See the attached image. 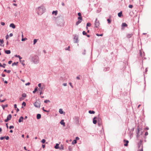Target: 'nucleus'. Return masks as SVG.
Instances as JSON below:
<instances>
[{"label": "nucleus", "mask_w": 151, "mask_h": 151, "mask_svg": "<svg viewBox=\"0 0 151 151\" xmlns=\"http://www.w3.org/2000/svg\"><path fill=\"white\" fill-rule=\"evenodd\" d=\"M88 112L90 114H94L95 113V112L94 111L91 110L89 111Z\"/></svg>", "instance_id": "c756f323"}, {"label": "nucleus", "mask_w": 151, "mask_h": 151, "mask_svg": "<svg viewBox=\"0 0 151 151\" xmlns=\"http://www.w3.org/2000/svg\"><path fill=\"white\" fill-rule=\"evenodd\" d=\"M30 57L31 58L32 62L35 64H37L39 63V58L38 56L37 55H34L33 56H31Z\"/></svg>", "instance_id": "f257e3e1"}, {"label": "nucleus", "mask_w": 151, "mask_h": 151, "mask_svg": "<svg viewBox=\"0 0 151 151\" xmlns=\"http://www.w3.org/2000/svg\"><path fill=\"white\" fill-rule=\"evenodd\" d=\"M48 102H50V101H49V100H45L44 101V102L45 103H47Z\"/></svg>", "instance_id": "a19ab883"}, {"label": "nucleus", "mask_w": 151, "mask_h": 151, "mask_svg": "<svg viewBox=\"0 0 151 151\" xmlns=\"http://www.w3.org/2000/svg\"><path fill=\"white\" fill-rule=\"evenodd\" d=\"M59 112L61 114H63V109H60L59 111Z\"/></svg>", "instance_id": "bb28decb"}, {"label": "nucleus", "mask_w": 151, "mask_h": 151, "mask_svg": "<svg viewBox=\"0 0 151 151\" xmlns=\"http://www.w3.org/2000/svg\"><path fill=\"white\" fill-rule=\"evenodd\" d=\"M6 65V64L5 63H4L3 64V65H2L1 63H0V67H1L3 68H5Z\"/></svg>", "instance_id": "393cba45"}, {"label": "nucleus", "mask_w": 151, "mask_h": 151, "mask_svg": "<svg viewBox=\"0 0 151 151\" xmlns=\"http://www.w3.org/2000/svg\"><path fill=\"white\" fill-rule=\"evenodd\" d=\"M45 88V86H43L42 88H39L38 89L39 91L40 92V94L41 95L43 93L42 90Z\"/></svg>", "instance_id": "0eeeda50"}, {"label": "nucleus", "mask_w": 151, "mask_h": 151, "mask_svg": "<svg viewBox=\"0 0 151 151\" xmlns=\"http://www.w3.org/2000/svg\"><path fill=\"white\" fill-rule=\"evenodd\" d=\"M91 25V24L89 23L88 22L87 24H86V29H88V27H90Z\"/></svg>", "instance_id": "72a5a7b5"}, {"label": "nucleus", "mask_w": 151, "mask_h": 151, "mask_svg": "<svg viewBox=\"0 0 151 151\" xmlns=\"http://www.w3.org/2000/svg\"><path fill=\"white\" fill-rule=\"evenodd\" d=\"M139 129L137 128V137H138L139 136Z\"/></svg>", "instance_id": "ea45409f"}, {"label": "nucleus", "mask_w": 151, "mask_h": 151, "mask_svg": "<svg viewBox=\"0 0 151 151\" xmlns=\"http://www.w3.org/2000/svg\"><path fill=\"white\" fill-rule=\"evenodd\" d=\"M22 105L24 106H25L26 105V103L25 102H23L22 103Z\"/></svg>", "instance_id": "603ef678"}, {"label": "nucleus", "mask_w": 151, "mask_h": 151, "mask_svg": "<svg viewBox=\"0 0 151 151\" xmlns=\"http://www.w3.org/2000/svg\"><path fill=\"white\" fill-rule=\"evenodd\" d=\"M132 34H129L127 35V37L128 38H129L132 36Z\"/></svg>", "instance_id": "e433bc0d"}, {"label": "nucleus", "mask_w": 151, "mask_h": 151, "mask_svg": "<svg viewBox=\"0 0 151 151\" xmlns=\"http://www.w3.org/2000/svg\"><path fill=\"white\" fill-rule=\"evenodd\" d=\"M8 104H6L4 105H2V106L3 108V109H4L6 107L8 106Z\"/></svg>", "instance_id": "a878e982"}, {"label": "nucleus", "mask_w": 151, "mask_h": 151, "mask_svg": "<svg viewBox=\"0 0 151 151\" xmlns=\"http://www.w3.org/2000/svg\"><path fill=\"white\" fill-rule=\"evenodd\" d=\"M127 26V24L125 23H123L122 24V27H125Z\"/></svg>", "instance_id": "2f4dec72"}, {"label": "nucleus", "mask_w": 151, "mask_h": 151, "mask_svg": "<svg viewBox=\"0 0 151 151\" xmlns=\"http://www.w3.org/2000/svg\"><path fill=\"white\" fill-rule=\"evenodd\" d=\"M45 10V7L43 6H41L39 7L37 9V12L38 14H42Z\"/></svg>", "instance_id": "f03ea898"}, {"label": "nucleus", "mask_w": 151, "mask_h": 151, "mask_svg": "<svg viewBox=\"0 0 151 151\" xmlns=\"http://www.w3.org/2000/svg\"><path fill=\"white\" fill-rule=\"evenodd\" d=\"M27 39L26 38H22V41H23L25 40H27Z\"/></svg>", "instance_id": "09e8293b"}, {"label": "nucleus", "mask_w": 151, "mask_h": 151, "mask_svg": "<svg viewBox=\"0 0 151 151\" xmlns=\"http://www.w3.org/2000/svg\"><path fill=\"white\" fill-rule=\"evenodd\" d=\"M5 138L4 137H0V139L1 140H2Z\"/></svg>", "instance_id": "052dcab7"}, {"label": "nucleus", "mask_w": 151, "mask_h": 151, "mask_svg": "<svg viewBox=\"0 0 151 151\" xmlns=\"http://www.w3.org/2000/svg\"><path fill=\"white\" fill-rule=\"evenodd\" d=\"M124 142H126V143L124 144V146H127L128 145V144L129 142V141L128 140L124 139Z\"/></svg>", "instance_id": "f8f14e48"}, {"label": "nucleus", "mask_w": 151, "mask_h": 151, "mask_svg": "<svg viewBox=\"0 0 151 151\" xmlns=\"http://www.w3.org/2000/svg\"><path fill=\"white\" fill-rule=\"evenodd\" d=\"M59 144L57 143L56 144V145L55 146V148L56 149H59Z\"/></svg>", "instance_id": "b1692460"}, {"label": "nucleus", "mask_w": 151, "mask_h": 151, "mask_svg": "<svg viewBox=\"0 0 151 151\" xmlns=\"http://www.w3.org/2000/svg\"><path fill=\"white\" fill-rule=\"evenodd\" d=\"M6 140H8L9 139V136L4 137Z\"/></svg>", "instance_id": "6e6d98bb"}, {"label": "nucleus", "mask_w": 151, "mask_h": 151, "mask_svg": "<svg viewBox=\"0 0 151 151\" xmlns=\"http://www.w3.org/2000/svg\"><path fill=\"white\" fill-rule=\"evenodd\" d=\"M37 88L38 87H37L35 88L34 90L33 91V93H35V92L37 90Z\"/></svg>", "instance_id": "cd10ccee"}, {"label": "nucleus", "mask_w": 151, "mask_h": 151, "mask_svg": "<svg viewBox=\"0 0 151 151\" xmlns=\"http://www.w3.org/2000/svg\"><path fill=\"white\" fill-rule=\"evenodd\" d=\"M41 117V115L40 114H38L37 115V119H40Z\"/></svg>", "instance_id": "5701e85b"}, {"label": "nucleus", "mask_w": 151, "mask_h": 151, "mask_svg": "<svg viewBox=\"0 0 151 151\" xmlns=\"http://www.w3.org/2000/svg\"><path fill=\"white\" fill-rule=\"evenodd\" d=\"M139 53H140V55L141 57H142L143 55L142 54V51L140 50L139 51Z\"/></svg>", "instance_id": "3c124183"}, {"label": "nucleus", "mask_w": 151, "mask_h": 151, "mask_svg": "<svg viewBox=\"0 0 151 151\" xmlns=\"http://www.w3.org/2000/svg\"><path fill=\"white\" fill-rule=\"evenodd\" d=\"M23 117L22 116H21L20 117V118L19 119V121H18L19 122H22L23 121Z\"/></svg>", "instance_id": "412c9836"}, {"label": "nucleus", "mask_w": 151, "mask_h": 151, "mask_svg": "<svg viewBox=\"0 0 151 151\" xmlns=\"http://www.w3.org/2000/svg\"><path fill=\"white\" fill-rule=\"evenodd\" d=\"M30 84V83L29 82H28L27 83H26L25 85L26 86H28Z\"/></svg>", "instance_id": "680f3d73"}, {"label": "nucleus", "mask_w": 151, "mask_h": 151, "mask_svg": "<svg viewBox=\"0 0 151 151\" xmlns=\"http://www.w3.org/2000/svg\"><path fill=\"white\" fill-rule=\"evenodd\" d=\"M60 150H63L64 149V147L63 145H61L59 147V148Z\"/></svg>", "instance_id": "6ab92c4d"}, {"label": "nucleus", "mask_w": 151, "mask_h": 151, "mask_svg": "<svg viewBox=\"0 0 151 151\" xmlns=\"http://www.w3.org/2000/svg\"><path fill=\"white\" fill-rule=\"evenodd\" d=\"M9 26L10 27H12L13 29H14L15 28V25L13 23L10 24Z\"/></svg>", "instance_id": "4468645a"}, {"label": "nucleus", "mask_w": 151, "mask_h": 151, "mask_svg": "<svg viewBox=\"0 0 151 151\" xmlns=\"http://www.w3.org/2000/svg\"><path fill=\"white\" fill-rule=\"evenodd\" d=\"M82 54L84 55L86 54V50H84V52H83Z\"/></svg>", "instance_id": "0e129e2a"}, {"label": "nucleus", "mask_w": 151, "mask_h": 151, "mask_svg": "<svg viewBox=\"0 0 151 151\" xmlns=\"http://www.w3.org/2000/svg\"><path fill=\"white\" fill-rule=\"evenodd\" d=\"M60 123L61 124L63 125V126H65V123L64 122L63 120H62L60 122Z\"/></svg>", "instance_id": "2eb2a0df"}, {"label": "nucleus", "mask_w": 151, "mask_h": 151, "mask_svg": "<svg viewBox=\"0 0 151 151\" xmlns=\"http://www.w3.org/2000/svg\"><path fill=\"white\" fill-rule=\"evenodd\" d=\"M78 36L77 35H75L74 37V42L75 43L78 42Z\"/></svg>", "instance_id": "39448f33"}, {"label": "nucleus", "mask_w": 151, "mask_h": 151, "mask_svg": "<svg viewBox=\"0 0 151 151\" xmlns=\"http://www.w3.org/2000/svg\"><path fill=\"white\" fill-rule=\"evenodd\" d=\"M122 15V12H120L118 13V16L119 17H121Z\"/></svg>", "instance_id": "f704fd0d"}, {"label": "nucleus", "mask_w": 151, "mask_h": 151, "mask_svg": "<svg viewBox=\"0 0 151 151\" xmlns=\"http://www.w3.org/2000/svg\"><path fill=\"white\" fill-rule=\"evenodd\" d=\"M38 86L39 87V88H42V84L41 83H40L38 84Z\"/></svg>", "instance_id": "79ce46f5"}, {"label": "nucleus", "mask_w": 151, "mask_h": 151, "mask_svg": "<svg viewBox=\"0 0 151 151\" xmlns=\"http://www.w3.org/2000/svg\"><path fill=\"white\" fill-rule=\"evenodd\" d=\"M42 109L44 111H45V112H48V111L46 110H45L44 109V107H43L42 108Z\"/></svg>", "instance_id": "4d7b16f0"}, {"label": "nucleus", "mask_w": 151, "mask_h": 151, "mask_svg": "<svg viewBox=\"0 0 151 151\" xmlns=\"http://www.w3.org/2000/svg\"><path fill=\"white\" fill-rule=\"evenodd\" d=\"M77 143V141L76 139H74L72 142V144L74 145Z\"/></svg>", "instance_id": "4c0bfd02"}, {"label": "nucleus", "mask_w": 151, "mask_h": 151, "mask_svg": "<svg viewBox=\"0 0 151 151\" xmlns=\"http://www.w3.org/2000/svg\"><path fill=\"white\" fill-rule=\"evenodd\" d=\"M82 19H79V20L76 22V25H78L80 23Z\"/></svg>", "instance_id": "f3484780"}, {"label": "nucleus", "mask_w": 151, "mask_h": 151, "mask_svg": "<svg viewBox=\"0 0 151 151\" xmlns=\"http://www.w3.org/2000/svg\"><path fill=\"white\" fill-rule=\"evenodd\" d=\"M22 96L24 98H25V97H26V96H27V95L26 93H22Z\"/></svg>", "instance_id": "c9c22d12"}, {"label": "nucleus", "mask_w": 151, "mask_h": 151, "mask_svg": "<svg viewBox=\"0 0 151 151\" xmlns=\"http://www.w3.org/2000/svg\"><path fill=\"white\" fill-rule=\"evenodd\" d=\"M4 41L3 40V39L1 40L0 39V43L1 44H0V45L1 46V44H2L4 43Z\"/></svg>", "instance_id": "7c9ffc66"}, {"label": "nucleus", "mask_w": 151, "mask_h": 151, "mask_svg": "<svg viewBox=\"0 0 151 151\" xmlns=\"http://www.w3.org/2000/svg\"><path fill=\"white\" fill-rule=\"evenodd\" d=\"M38 40L37 39H35L33 41V44L35 45Z\"/></svg>", "instance_id": "58836bf2"}, {"label": "nucleus", "mask_w": 151, "mask_h": 151, "mask_svg": "<svg viewBox=\"0 0 151 151\" xmlns=\"http://www.w3.org/2000/svg\"><path fill=\"white\" fill-rule=\"evenodd\" d=\"M9 37V36L8 35H7L6 36V40H7V39Z\"/></svg>", "instance_id": "bf43d9fd"}, {"label": "nucleus", "mask_w": 151, "mask_h": 151, "mask_svg": "<svg viewBox=\"0 0 151 151\" xmlns=\"http://www.w3.org/2000/svg\"><path fill=\"white\" fill-rule=\"evenodd\" d=\"M4 71L5 72H6L7 73H10L11 71L10 70H7L6 69H5L4 70Z\"/></svg>", "instance_id": "473e14b6"}, {"label": "nucleus", "mask_w": 151, "mask_h": 151, "mask_svg": "<svg viewBox=\"0 0 151 151\" xmlns=\"http://www.w3.org/2000/svg\"><path fill=\"white\" fill-rule=\"evenodd\" d=\"M14 108L16 109L17 108V105L16 104H14Z\"/></svg>", "instance_id": "338daca9"}, {"label": "nucleus", "mask_w": 151, "mask_h": 151, "mask_svg": "<svg viewBox=\"0 0 151 151\" xmlns=\"http://www.w3.org/2000/svg\"><path fill=\"white\" fill-rule=\"evenodd\" d=\"M19 99L20 101H22L24 100V98L22 97H20L19 98Z\"/></svg>", "instance_id": "c03bdc74"}, {"label": "nucleus", "mask_w": 151, "mask_h": 151, "mask_svg": "<svg viewBox=\"0 0 151 151\" xmlns=\"http://www.w3.org/2000/svg\"><path fill=\"white\" fill-rule=\"evenodd\" d=\"M74 120L76 122V123H78L79 122V118L77 116H75L74 118Z\"/></svg>", "instance_id": "1a4fd4ad"}, {"label": "nucleus", "mask_w": 151, "mask_h": 151, "mask_svg": "<svg viewBox=\"0 0 151 151\" xmlns=\"http://www.w3.org/2000/svg\"><path fill=\"white\" fill-rule=\"evenodd\" d=\"M97 119L98 118L96 116H95L93 118V123L94 124H96L97 121V120H96V119H97Z\"/></svg>", "instance_id": "6e6552de"}, {"label": "nucleus", "mask_w": 151, "mask_h": 151, "mask_svg": "<svg viewBox=\"0 0 151 151\" xmlns=\"http://www.w3.org/2000/svg\"><path fill=\"white\" fill-rule=\"evenodd\" d=\"M107 21L108 22V23L110 24L111 22V19H107Z\"/></svg>", "instance_id": "5fc2aeb1"}, {"label": "nucleus", "mask_w": 151, "mask_h": 151, "mask_svg": "<svg viewBox=\"0 0 151 151\" xmlns=\"http://www.w3.org/2000/svg\"><path fill=\"white\" fill-rule=\"evenodd\" d=\"M139 151H143V148L142 146L141 148H140Z\"/></svg>", "instance_id": "774afa93"}, {"label": "nucleus", "mask_w": 151, "mask_h": 151, "mask_svg": "<svg viewBox=\"0 0 151 151\" xmlns=\"http://www.w3.org/2000/svg\"><path fill=\"white\" fill-rule=\"evenodd\" d=\"M46 140L45 139H43L41 141V142L43 143H44L45 142Z\"/></svg>", "instance_id": "49530a36"}, {"label": "nucleus", "mask_w": 151, "mask_h": 151, "mask_svg": "<svg viewBox=\"0 0 151 151\" xmlns=\"http://www.w3.org/2000/svg\"><path fill=\"white\" fill-rule=\"evenodd\" d=\"M94 24L95 25V27L97 28L99 26L100 23L98 19H96Z\"/></svg>", "instance_id": "20e7f679"}, {"label": "nucleus", "mask_w": 151, "mask_h": 151, "mask_svg": "<svg viewBox=\"0 0 151 151\" xmlns=\"http://www.w3.org/2000/svg\"><path fill=\"white\" fill-rule=\"evenodd\" d=\"M5 52L6 54H9L10 53L11 51L10 50H6L5 51Z\"/></svg>", "instance_id": "aec40b11"}, {"label": "nucleus", "mask_w": 151, "mask_h": 151, "mask_svg": "<svg viewBox=\"0 0 151 151\" xmlns=\"http://www.w3.org/2000/svg\"><path fill=\"white\" fill-rule=\"evenodd\" d=\"M142 140H140L139 142L138 143V147L139 148H140L141 146L142 145Z\"/></svg>", "instance_id": "9b49d317"}, {"label": "nucleus", "mask_w": 151, "mask_h": 151, "mask_svg": "<svg viewBox=\"0 0 151 151\" xmlns=\"http://www.w3.org/2000/svg\"><path fill=\"white\" fill-rule=\"evenodd\" d=\"M96 35L97 36H103V34H96Z\"/></svg>", "instance_id": "a18cd8bd"}, {"label": "nucleus", "mask_w": 151, "mask_h": 151, "mask_svg": "<svg viewBox=\"0 0 151 151\" xmlns=\"http://www.w3.org/2000/svg\"><path fill=\"white\" fill-rule=\"evenodd\" d=\"M69 84H70V86L72 88H73V86L72 85V83L71 82L69 83Z\"/></svg>", "instance_id": "e2e57ef3"}, {"label": "nucleus", "mask_w": 151, "mask_h": 151, "mask_svg": "<svg viewBox=\"0 0 151 151\" xmlns=\"http://www.w3.org/2000/svg\"><path fill=\"white\" fill-rule=\"evenodd\" d=\"M78 16L79 17H78V19H82V17L81 16V14L80 13H78Z\"/></svg>", "instance_id": "dca6fc26"}, {"label": "nucleus", "mask_w": 151, "mask_h": 151, "mask_svg": "<svg viewBox=\"0 0 151 151\" xmlns=\"http://www.w3.org/2000/svg\"><path fill=\"white\" fill-rule=\"evenodd\" d=\"M15 56L16 57L19 58V61L20 62H22V60L21 59L22 58V57H21L19 55H15Z\"/></svg>", "instance_id": "ddd939ff"}, {"label": "nucleus", "mask_w": 151, "mask_h": 151, "mask_svg": "<svg viewBox=\"0 0 151 151\" xmlns=\"http://www.w3.org/2000/svg\"><path fill=\"white\" fill-rule=\"evenodd\" d=\"M18 63V62H14V63H12V65L13 66L14 65H17Z\"/></svg>", "instance_id": "c85d7f7f"}, {"label": "nucleus", "mask_w": 151, "mask_h": 151, "mask_svg": "<svg viewBox=\"0 0 151 151\" xmlns=\"http://www.w3.org/2000/svg\"><path fill=\"white\" fill-rule=\"evenodd\" d=\"M14 128V126H11L9 127V129H13Z\"/></svg>", "instance_id": "864d4df0"}, {"label": "nucleus", "mask_w": 151, "mask_h": 151, "mask_svg": "<svg viewBox=\"0 0 151 151\" xmlns=\"http://www.w3.org/2000/svg\"><path fill=\"white\" fill-rule=\"evenodd\" d=\"M83 35H87V33L86 32H85V31H83Z\"/></svg>", "instance_id": "de8ad7c7"}, {"label": "nucleus", "mask_w": 151, "mask_h": 151, "mask_svg": "<svg viewBox=\"0 0 151 151\" xmlns=\"http://www.w3.org/2000/svg\"><path fill=\"white\" fill-rule=\"evenodd\" d=\"M98 124L99 126H101L102 124L101 119V118L98 117L97 119Z\"/></svg>", "instance_id": "423d86ee"}, {"label": "nucleus", "mask_w": 151, "mask_h": 151, "mask_svg": "<svg viewBox=\"0 0 151 151\" xmlns=\"http://www.w3.org/2000/svg\"><path fill=\"white\" fill-rule=\"evenodd\" d=\"M65 50H68V51L70 50V46H69L67 48H65Z\"/></svg>", "instance_id": "8fccbe9b"}, {"label": "nucleus", "mask_w": 151, "mask_h": 151, "mask_svg": "<svg viewBox=\"0 0 151 151\" xmlns=\"http://www.w3.org/2000/svg\"><path fill=\"white\" fill-rule=\"evenodd\" d=\"M12 61L11 60H10L9 61V62H8V64H10L11 63H12Z\"/></svg>", "instance_id": "69168bd1"}, {"label": "nucleus", "mask_w": 151, "mask_h": 151, "mask_svg": "<svg viewBox=\"0 0 151 151\" xmlns=\"http://www.w3.org/2000/svg\"><path fill=\"white\" fill-rule=\"evenodd\" d=\"M34 106L37 108H40V102L39 100L37 101L34 104Z\"/></svg>", "instance_id": "7ed1b4c3"}, {"label": "nucleus", "mask_w": 151, "mask_h": 151, "mask_svg": "<svg viewBox=\"0 0 151 151\" xmlns=\"http://www.w3.org/2000/svg\"><path fill=\"white\" fill-rule=\"evenodd\" d=\"M129 7L130 8H132L133 7V6L132 5H129Z\"/></svg>", "instance_id": "13d9d810"}, {"label": "nucleus", "mask_w": 151, "mask_h": 151, "mask_svg": "<svg viewBox=\"0 0 151 151\" xmlns=\"http://www.w3.org/2000/svg\"><path fill=\"white\" fill-rule=\"evenodd\" d=\"M11 117H12L11 115L10 114H9L7 116L6 118L7 119H8V120H9L11 119Z\"/></svg>", "instance_id": "a211bd4d"}, {"label": "nucleus", "mask_w": 151, "mask_h": 151, "mask_svg": "<svg viewBox=\"0 0 151 151\" xmlns=\"http://www.w3.org/2000/svg\"><path fill=\"white\" fill-rule=\"evenodd\" d=\"M56 23L58 25H60V26H63L64 24V22L62 21L59 24L57 20L56 21Z\"/></svg>", "instance_id": "9d476101"}, {"label": "nucleus", "mask_w": 151, "mask_h": 151, "mask_svg": "<svg viewBox=\"0 0 151 151\" xmlns=\"http://www.w3.org/2000/svg\"><path fill=\"white\" fill-rule=\"evenodd\" d=\"M58 11L56 10L55 11H53L52 12V14H55V15L56 16L57 14Z\"/></svg>", "instance_id": "4be33fe9"}, {"label": "nucleus", "mask_w": 151, "mask_h": 151, "mask_svg": "<svg viewBox=\"0 0 151 151\" xmlns=\"http://www.w3.org/2000/svg\"><path fill=\"white\" fill-rule=\"evenodd\" d=\"M24 60H22V62H20L24 66V65H25V64L24 63Z\"/></svg>", "instance_id": "37998d69"}]
</instances>
